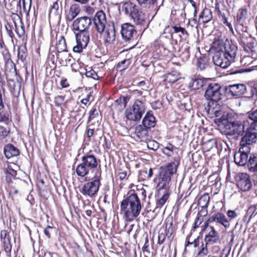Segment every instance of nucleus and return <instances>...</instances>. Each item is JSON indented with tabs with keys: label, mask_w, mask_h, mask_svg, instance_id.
Masks as SVG:
<instances>
[{
	"label": "nucleus",
	"mask_w": 257,
	"mask_h": 257,
	"mask_svg": "<svg viewBox=\"0 0 257 257\" xmlns=\"http://www.w3.org/2000/svg\"><path fill=\"white\" fill-rule=\"evenodd\" d=\"M168 232L169 230L167 229V227L161 228L159 229L158 232V244H161L164 242Z\"/></svg>",
	"instance_id": "ea45409f"
},
{
	"label": "nucleus",
	"mask_w": 257,
	"mask_h": 257,
	"mask_svg": "<svg viewBox=\"0 0 257 257\" xmlns=\"http://www.w3.org/2000/svg\"><path fill=\"white\" fill-rule=\"evenodd\" d=\"M138 3L145 7H150L151 6L156 5L157 6V0H137Z\"/></svg>",
	"instance_id": "de8ad7c7"
},
{
	"label": "nucleus",
	"mask_w": 257,
	"mask_h": 257,
	"mask_svg": "<svg viewBox=\"0 0 257 257\" xmlns=\"http://www.w3.org/2000/svg\"><path fill=\"white\" fill-rule=\"evenodd\" d=\"M209 222H216L222 225L225 228L229 227L230 224L225 215L220 212L213 214L209 218Z\"/></svg>",
	"instance_id": "5701e85b"
},
{
	"label": "nucleus",
	"mask_w": 257,
	"mask_h": 257,
	"mask_svg": "<svg viewBox=\"0 0 257 257\" xmlns=\"http://www.w3.org/2000/svg\"><path fill=\"white\" fill-rule=\"evenodd\" d=\"M75 34L77 45L73 47L74 52L80 53L85 49L90 41V33L89 31H78Z\"/></svg>",
	"instance_id": "1a4fd4ad"
},
{
	"label": "nucleus",
	"mask_w": 257,
	"mask_h": 257,
	"mask_svg": "<svg viewBox=\"0 0 257 257\" xmlns=\"http://www.w3.org/2000/svg\"><path fill=\"white\" fill-rule=\"evenodd\" d=\"M214 122L220 127L223 126L224 132L226 136H235L238 138L242 136L244 133V122L239 120H232L230 118L222 116L215 118Z\"/></svg>",
	"instance_id": "f03ea898"
},
{
	"label": "nucleus",
	"mask_w": 257,
	"mask_h": 257,
	"mask_svg": "<svg viewBox=\"0 0 257 257\" xmlns=\"http://www.w3.org/2000/svg\"><path fill=\"white\" fill-rule=\"evenodd\" d=\"M241 43L245 51H246L248 53H249L250 51H251V48L252 47V46L251 43L247 44L244 41H242Z\"/></svg>",
	"instance_id": "338daca9"
},
{
	"label": "nucleus",
	"mask_w": 257,
	"mask_h": 257,
	"mask_svg": "<svg viewBox=\"0 0 257 257\" xmlns=\"http://www.w3.org/2000/svg\"><path fill=\"white\" fill-rule=\"evenodd\" d=\"M219 238V233L215 230L213 226H210L209 231L205 236L204 242L209 245H212L217 243Z\"/></svg>",
	"instance_id": "4be33fe9"
},
{
	"label": "nucleus",
	"mask_w": 257,
	"mask_h": 257,
	"mask_svg": "<svg viewBox=\"0 0 257 257\" xmlns=\"http://www.w3.org/2000/svg\"><path fill=\"white\" fill-rule=\"evenodd\" d=\"M56 48L58 53L67 52L66 43L63 36H61L57 41Z\"/></svg>",
	"instance_id": "f704fd0d"
},
{
	"label": "nucleus",
	"mask_w": 257,
	"mask_h": 257,
	"mask_svg": "<svg viewBox=\"0 0 257 257\" xmlns=\"http://www.w3.org/2000/svg\"><path fill=\"white\" fill-rule=\"evenodd\" d=\"M98 114L97 110L94 108L89 112V116L87 122L89 123L92 119L96 117Z\"/></svg>",
	"instance_id": "680f3d73"
},
{
	"label": "nucleus",
	"mask_w": 257,
	"mask_h": 257,
	"mask_svg": "<svg viewBox=\"0 0 257 257\" xmlns=\"http://www.w3.org/2000/svg\"><path fill=\"white\" fill-rule=\"evenodd\" d=\"M4 153L8 159L18 156L20 154L19 150L14 146L12 144H9L4 147Z\"/></svg>",
	"instance_id": "a878e982"
},
{
	"label": "nucleus",
	"mask_w": 257,
	"mask_h": 257,
	"mask_svg": "<svg viewBox=\"0 0 257 257\" xmlns=\"http://www.w3.org/2000/svg\"><path fill=\"white\" fill-rule=\"evenodd\" d=\"M94 170L90 166L88 165L85 162L83 163L81 161V163L79 164L76 168V173L77 175L81 178L86 177L90 173L93 175H94Z\"/></svg>",
	"instance_id": "a211bd4d"
},
{
	"label": "nucleus",
	"mask_w": 257,
	"mask_h": 257,
	"mask_svg": "<svg viewBox=\"0 0 257 257\" xmlns=\"http://www.w3.org/2000/svg\"><path fill=\"white\" fill-rule=\"evenodd\" d=\"M147 147L152 150H157L159 148V144L156 141H150L147 144Z\"/></svg>",
	"instance_id": "052dcab7"
},
{
	"label": "nucleus",
	"mask_w": 257,
	"mask_h": 257,
	"mask_svg": "<svg viewBox=\"0 0 257 257\" xmlns=\"http://www.w3.org/2000/svg\"><path fill=\"white\" fill-rule=\"evenodd\" d=\"M6 68L9 67L15 68V65L11 59V55L7 49L3 50L2 52Z\"/></svg>",
	"instance_id": "2f4dec72"
},
{
	"label": "nucleus",
	"mask_w": 257,
	"mask_h": 257,
	"mask_svg": "<svg viewBox=\"0 0 257 257\" xmlns=\"http://www.w3.org/2000/svg\"><path fill=\"white\" fill-rule=\"evenodd\" d=\"M190 47L187 44H183L180 49L181 56L184 59L187 60L190 57Z\"/></svg>",
	"instance_id": "c03bdc74"
},
{
	"label": "nucleus",
	"mask_w": 257,
	"mask_h": 257,
	"mask_svg": "<svg viewBox=\"0 0 257 257\" xmlns=\"http://www.w3.org/2000/svg\"><path fill=\"white\" fill-rule=\"evenodd\" d=\"M80 12V9L77 5H71L67 16V20L69 21H72L79 14Z\"/></svg>",
	"instance_id": "c756f323"
},
{
	"label": "nucleus",
	"mask_w": 257,
	"mask_h": 257,
	"mask_svg": "<svg viewBox=\"0 0 257 257\" xmlns=\"http://www.w3.org/2000/svg\"><path fill=\"white\" fill-rule=\"evenodd\" d=\"M28 55L27 49L25 45H21L18 49V57L21 60L22 62H24Z\"/></svg>",
	"instance_id": "a19ab883"
},
{
	"label": "nucleus",
	"mask_w": 257,
	"mask_h": 257,
	"mask_svg": "<svg viewBox=\"0 0 257 257\" xmlns=\"http://www.w3.org/2000/svg\"><path fill=\"white\" fill-rule=\"evenodd\" d=\"M247 10L246 8L239 9L236 16V20L239 23H243L247 18Z\"/></svg>",
	"instance_id": "4c0bfd02"
},
{
	"label": "nucleus",
	"mask_w": 257,
	"mask_h": 257,
	"mask_svg": "<svg viewBox=\"0 0 257 257\" xmlns=\"http://www.w3.org/2000/svg\"><path fill=\"white\" fill-rule=\"evenodd\" d=\"M64 95H58L55 97L54 102L56 106H61L65 101Z\"/></svg>",
	"instance_id": "6e6d98bb"
},
{
	"label": "nucleus",
	"mask_w": 257,
	"mask_h": 257,
	"mask_svg": "<svg viewBox=\"0 0 257 257\" xmlns=\"http://www.w3.org/2000/svg\"><path fill=\"white\" fill-rule=\"evenodd\" d=\"M207 245H209V244H207L206 242L202 243L201 245L199 247V250L198 253V255L200 256H203L207 254L208 252Z\"/></svg>",
	"instance_id": "3c124183"
},
{
	"label": "nucleus",
	"mask_w": 257,
	"mask_h": 257,
	"mask_svg": "<svg viewBox=\"0 0 257 257\" xmlns=\"http://www.w3.org/2000/svg\"><path fill=\"white\" fill-rule=\"evenodd\" d=\"M225 88L217 83L208 84L206 89L204 97L209 102H219L224 96Z\"/></svg>",
	"instance_id": "0eeeda50"
},
{
	"label": "nucleus",
	"mask_w": 257,
	"mask_h": 257,
	"mask_svg": "<svg viewBox=\"0 0 257 257\" xmlns=\"http://www.w3.org/2000/svg\"><path fill=\"white\" fill-rule=\"evenodd\" d=\"M208 59L205 56L202 55L198 58L197 62V66L201 70H204L208 66Z\"/></svg>",
	"instance_id": "e433bc0d"
},
{
	"label": "nucleus",
	"mask_w": 257,
	"mask_h": 257,
	"mask_svg": "<svg viewBox=\"0 0 257 257\" xmlns=\"http://www.w3.org/2000/svg\"><path fill=\"white\" fill-rule=\"evenodd\" d=\"M3 246L6 255L8 256H11L12 249L11 239L8 240L6 239V240L3 241Z\"/></svg>",
	"instance_id": "37998d69"
},
{
	"label": "nucleus",
	"mask_w": 257,
	"mask_h": 257,
	"mask_svg": "<svg viewBox=\"0 0 257 257\" xmlns=\"http://www.w3.org/2000/svg\"><path fill=\"white\" fill-rule=\"evenodd\" d=\"M237 187L242 191L250 190L252 183L249 175L245 173H239L236 176Z\"/></svg>",
	"instance_id": "ddd939ff"
},
{
	"label": "nucleus",
	"mask_w": 257,
	"mask_h": 257,
	"mask_svg": "<svg viewBox=\"0 0 257 257\" xmlns=\"http://www.w3.org/2000/svg\"><path fill=\"white\" fill-rule=\"evenodd\" d=\"M85 75L87 77H90L95 80L98 78L97 74L91 68L86 69Z\"/></svg>",
	"instance_id": "864d4df0"
},
{
	"label": "nucleus",
	"mask_w": 257,
	"mask_h": 257,
	"mask_svg": "<svg viewBox=\"0 0 257 257\" xmlns=\"http://www.w3.org/2000/svg\"><path fill=\"white\" fill-rule=\"evenodd\" d=\"M128 65V60L124 59L117 63V64L116 65V69L118 71H121L127 68Z\"/></svg>",
	"instance_id": "8fccbe9b"
},
{
	"label": "nucleus",
	"mask_w": 257,
	"mask_h": 257,
	"mask_svg": "<svg viewBox=\"0 0 257 257\" xmlns=\"http://www.w3.org/2000/svg\"><path fill=\"white\" fill-rule=\"evenodd\" d=\"M219 42L214 43L213 47L215 49V53L213 56L212 60L215 65L226 68L230 65V61L223 53L222 47H216V45H219Z\"/></svg>",
	"instance_id": "9d476101"
},
{
	"label": "nucleus",
	"mask_w": 257,
	"mask_h": 257,
	"mask_svg": "<svg viewBox=\"0 0 257 257\" xmlns=\"http://www.w3.org/2000/svg\"><path fill=\"white\" fill-rule=\"evenodd\" d=\"M93 22L97 32L99 33L103 32L106 24V19L105 14L103 11H98L95 14Z\"/></svg>",
	"instance_id": "4468645a"
},
{
	"label": "nucleus",
	"mask_w": 257,
	"mask_h": 257,
	"mask_svg": "<svg viewBox=\"0 0 257 257\" xmlns=\"http://www.w3.org/2000/svg\"><path fill=\"white\" fill-rule=\"evenodd\" d=\"M257 214V204L251 205L247 210L246 215L244 216L243 219L245 220L247 216H249L248 222L250 221L251 218L255 216Z\"/></svg>",
	"instance_id": "58836bf2"
},
{
	"label": "nucleus",
	"mask_w": 257,
	"mask_h": 257,
	"mask_svg": "<svg viewBox=\"0 0 257 257\" xmlns=\"http://www.w3.org/2000/svg\"><path fill=\"white\" fill-rule=\"evenodd\" d=\"M248 117L252 121L241 136L240 141L241 147H248V145L255 144L257 141V109L250 113Z\"/></svg>",
	"instance_id": "20e7f679"
},
{
	"label": "nucleus",
	"mask_w": 257,
	"mask_h": 257,
	"mask_svg": "<svg viewBox=\"0 0 257 257\" xmlns=\"http://www.w3.org/2000/svg\"><path fill=\"white\" fill-rule=\"evenodd\" d=\"M115 40V30L114 24L108 25L105 32V41L112 43Z\"/></svg>",
	"instance_id": "cd10ccee"
},
{
	"label": "nucleus",
	"mask_w": 257,
	"mask_h": 257,
	"mask_svg": "<svg viewBox=\"0 0 257 257\" xmlns=\"http://www.w3.org/2000/svg\"><path fill=\"white\" fill-rule=\"evenodd\" d=\"M146 110L145 103L142 101L136 100L132 107L127 108L125 110V115L130 120L138 121L142 117Z\"/></svg>",
	"instance_id": "6e6552de"
},
{
	"label": "nucleus",
	"mask_w": 257,
	"mask_h": 257,
	"mask_svg": "<svg viewBox=\"0 0 257 257\" xmlns=\"http://www.w3.org/2000/svg\"><path fill=\"white\" fill-rule=\"evenodd\" d=\"M225 91L228 94L238 96L245 92L246 86L243 84L230 85L225 87Z\"/></svg>",
	"instance_id": "6ab92c4d"
},
{
	"label": "nucleus",
	"mask_w": 257,
	"mask_h": 257,
	"mask_svg": "<svg viewBox=\"0 0 257 257\" xmlns=\"http://www.w3.org/2000/svg\"><path fill=\"white\" fill-rule=\"evenodd\" d=\"M9 6L11 10L21 9V0H8Z\"/></svg>",
	"instance_id": "49530a36"
},
{
	"label": "nucleus",
	"mask_w": 257,
	"mask_h": 257,
	"mask_svg": "<svg viewBox=\"0 0 257 257\" xmlns=\"http://www.w3.org/2000/svg\"><path fill=\"white\" fill-rule=\"evenodd\" d=\"M249 148L248 147H241L238 153L235 154L234 159L235 163L241 166H244L247 164L248 160V154Z\"/></svg>",
	"instance_id": "2eb2a0df"
},
{
	"label": "nucleus",
	"mask_w": 257,
	"mask_h": 257,
	"mask_svg": "<svg viewBox=\"0 0 257 257\" xmlns=\"http://www.w3.org/2000/svg\"><path fill=\"white\" fill-rule=\"evenodd\" d=\"M151 105L154 109H158L161 108L162 106V103L160 101L157 100L152 102Z\"/></svg>",
	"instance_id": "69168bd1"
},
{
	"label": "nucleus",
	"mask_w": 257,
	"mask_h": 257,
	"mask_svg": "<svg viewBox=\"0 0 257 257\" xmlns=\"http://www.w3.org/2000/svg\"><path fill=\"white\" fill-rule=\"evenodd\" d=\"M120 33L123 40L128 41L136 35L137 31L130 23H124L121 25Z\"/></svg>",
	"instance_id": "f3484780"
},
{
	"label": "nucleus",
	"mask_w": 257,
	"mask_h": 257,
	"mask_svg": "<svg viewBox=\"0 0 257 257\" xmlns=\"http://www.w3.org/2000/svg\"><path fill=\"white\" fill-rule=\"evenodd\" d=\"M219 47H222L223 53L226 57L228 58L230 63L231 61H234L237 51V48L235 45L230 44L224 45L222 44L219 45Z\"/></svg>",
	"instance_id": "aec40b11"
},
{
	"label": "nucleus",
	"mask_w": 257,
	"mask_h": 257,
	"mask_svg": "<svg viewBox=\"0 0 257 257\" xmlns=\"http://www.w3.org/2000/svg\"><path fill=\"white\" fill-rule=\"evenodd\" d=\"M174 33H181V35L180 37L185 36V38H187L189 36V34L187 31L183 28L181 27H178L176 26H173Z\"/></svg>",
	"instance_id": "09e8293b"
},
{
	"label": "nucleus",
	"mask_w": 257,
	"mask_h": 257,
	"mask_svg": "<svg viewBox=\"0 0 257 257\" xmlns=\"http://www.w3.org/2000/svg\"><path fill=\"white\" fill-rule=\"evenodd\" d=\"M142 124L149 130L156 124V119L151 111L147 112L142 120Z\"/></svg>",
	"instance_id": "393cba45"
},
{
	"label": "nucleus",
	"mask_w": 257,
	"mask_h": 257,
	"mask_svg": "<svg viewBox=\"0 0 257 257\" xmlns=\"http://www.w3.org/2000/svg\"><path fill=\"white\" fill-rule=\"evenodd\" d=\"M5 28H6L7 34L13 39V38L14 37V34L13 33V32L12 31V26L9 23H7L5 25Z\"/></svg>",
	"instance_id": "0e129e2a"
},
{
	"label": "nucleus",
	"mask_w": 257,
	"mask_h": 257,
	"mask_svg": "<svg viewBox=\"0 0 257 257\" xmlns=\"http://www.w3.org/2000/svg\"><path fill=\"white\" fill-rule=\"evenodd\" d=\"M170 195V191H162L160 194L159 191H158L156 197L157 198L156 201V207L161 208L166 203Z\"/></svg>",
	"instance_id": "bb28decb"
},
{
	"label": "nucleus",
	"mask_w": 257,
	"mask_h": 257,
	"mask_svg": "<svg viewBox=\"0 0 257 257\" xmlns=\"http://www.w3.org/2000/svg\"><path fill=\"white\" fill-rule=\"evenodd\" d=\"M247 165L250 172H256L257 171V154H251L250 155Z\"/></svg>",
	"instance_id": "c85d7f7f"
},
{
	"label": "nucleus",
	"mask_w": 257,
	"mask_h": 257,
	"mask_svg": "<svg viewBox=\"0 0 257 257\" xmlns=\"http://www.w3.org/2000/svg\"><path fill=\"white\" fill-rule=\"evenodd\" d=\"M4 104L0 106V122L7 121L9 119V115L6 113H4L3 109L4 108Z\"/></svg>",
	"instance_id": "4d7b16f0"
},
{
	"label": "nucleus",
	"mask_w": 257,
	"mask_h": 257,
	"mask_svg": "<svg viewBox=\"0 0 257 257\" xmlns=\"http://www.w3.org/2000/svg\"><path fill=\"white\" fill-rule=\"evenodd\" d=\"M209 196H208V195L205 194L204 195H202L200 197V198L199 199V203L200 204H202L204 206L207 207L208 204L209 203Z\"/></svg>",
	"instance_id": "bf43d9fd"
},
{
	"label": "nucleus",
	"mask_w": 257,
	"mask_h": 257,
	"mask_svg": "<svg viewBox=\"0 0 257 257\" xmlns=\"http://www.w3.org/2000/svg\"><path fill=\"white\" fill-rule=\"evenodd\" d=\"M96 174L93 175L80 190L83 195L92 198L97 194L101 185V175L98 174V173Z\"/></svg>",
	"instance_id": "423d86ee"
},
{
	"label": "nucleus",
	"mask_w": 257,
	"mask_h": 257,
	"mask_svg": "<svg viewBox=\"0 0 257 257\" xmlns=\"http://www.w3.org/2000/svg\"><path fill=\"white\" fill-rule=\"evenodd\" d=\"M179 164V161L175 159L174 162L168 163L162 168L159 174L156 187L160 194L162 191H170V182L173 175L176 173Z\"/></svg>",
	"instance_id": "7ed1b4c3"
},
{
	"label": "nucleus",
	"mask_w": 257,
	"mask_h": 257,
	"mask_svg": "<svg viewBox=\"0 0 257 257\" xmlns=\"http://www.w3.org/2000/svg\"><path fill=\"white\" fill-rule=\"evenodd\" d=\"M59 8V6L57 2L53 3V5L50 8V15H57L58 14V11Z\"/></svg>",
	"instance_id": "5fc2aeb1"
},
{
	"label": "nucleus",
	"mask_w": 257,
	"mask_h": 257,
	"mask_svg": "<svg viewBox=\"0 0 257 257\" xmlns=\"http://www.w3.org/2000/svg\"><path fill=\"white\" fill-rule=\"evenodd\" d=\"M10 133V130H8L6 127L0 125V140H3Z\"/></svg>",
	"instance_id": "13d9d810"
},
{
	"label": "nucleus",
	"mask_w": 257,
	"mask_h": 257,
	"mask_svg": "<svg viewBox=\"0 0 257 257\" xmlns=\"http://www.w3.org/2000/svg\"><path fill=\"white\" fill-rule=\"evenodd\" d=\"M53 230V227L52 226L48 225L44 230V233L48 238H50L51 234Z\"/></svg>",
	"instance_id": "774afa93"
},
{
	"label": "nucleus",
	"mask_w": 257,
	"mask_h": 257,
	"mask_svg": "<svg viewBox=\"0 0 257 257\" xmlns=\"http://www.w3.org/2000/svg\"><path fill=\"white\" fill-rule=\"evenodd\" d=\"M142 209L141 201L138 193H128L127 197L120 203V210L126 220L133 221L140 214Z\"/></svg>",
	"instance_id": "f257e3e1"
},
{
	"label": "nucleus",
	"mask_w": 257,
	"mask_h": 257,
	"mask_svg": "<svg viewBox=\"0 0 257 257\" xmlns=\"http://www.w3.org/2000/svg\"><path fill=\"white\" fill-rule=\"evenodd\" d=\"M122 11L132 19L137 25H143L146 20L145 14L136 4L127 2L122 6Z\"/></svg>",
	"instance_id": "39448f33"
},
{
	"label": "nucleus",
	"mask_w": 257,
	"mask_h": 257,
	"mask_svg": "<svg viewBox=\"0 0 257 257\" xmlns=\"http://www.w3.org/2000/svg\"><path fill=\"white\" fill-rule=\"evenodd\" d=\"M6 180L9 184H14L16 180H20L16 178L17 171L13 168L12 166L8 165L7 167L4 170Z\"/></svg>",
	"instance_id": "b1692460"
},
{
	"label": "nucleus",
	"mask_w": 257,
	"mask_h": 257,
	"mask_svg": "<svg viewBox=\"0 0 257 257\" xmlns=\"http://www.w3.org/2000/svg\"><path fill=\"white\" fill-rule=\"evenodd\" d=\"M0 237L2 241L11 239L10 235L6 230H3L1 231Z\"/></svg>",
	"instance_id": "e2e57ef3"
},
{
	"label": "nucleus",
	"mask_w": 257,
	"mask_h": 257,
	"mask_svg": "<svg viewBox=\"0 0 257 257\" xmlns=\"http://www.w3.org/2000/svg\"><path fill=\"white\" fill-rule=\"evenodd\" d=\"M92 25L91 19L87 16L81 17L76 19L73 23L72 27L76 31H89Z\"/></svg>",
	"instance_id": "f8f14e48"
},
{
	"label": "nucleus",
	"mask_w": 257,
	"mask_h": 257,
	"mask_svg": "<svg viewBox=\"0 0 257 257\" xmlns=\"http://www.w3.org/2000/svg\"><path fill=\"white\" fill-rule=\"evenodd\" d=\"M134 134L140 141H146L149 137V130L143 124H138L134 127Z\"/></svg>",
	"instance_id": "412c9836"
},
{
	"label": "nucleus",
	"mask_w": 257,
	"mask_h": 257,
	"mask_svg": "<svg viewBox=\"0 0 257 257\" xmlns=\"http://www.w3.org/2000/svg\"><path fill=\"white\" fill-rule=\"evenodd\" d=\"M20 23L21 25L19 26L17 25L16 22H14L15 31L19 38L24 39L25 34V26L21 21Z\"/></svg>",
	"instance_id": "79ce46f5"
},
{
	"label": "nucleus",
	"mask_w": 257,
	"mask_h": 257,
	"mask_svg": "<svg viewBox=\"0 0 257 257\" xmlns=\"http://www.w3.org/2000/svg\"><path fill=\"white\" fill-rule=\"evenodd\" d=\"M208 113L211 115V117H215L216 118L222 117V116L228 117V115H225L223 110V107L219 103V102H208Z\"/></svg>",
	"instance_id": "dca6fc26"
},
{
	"label": "nucleus",
	"mask_w": 257,
	"mask_h": 257,
	"mask_svg": "<svg viewBox=\"0 0 257 257\" xmlns=\"http://www.w3.org/2000/svg\"><path fill=\"white\" fill-rule=\"evenodd\" d=\"M212 19V12L210 9L205 8L199 17V19L203 23H207Z\"/></svg>",
	"instance_id": "7c9ffc66"
},
{
	"label": "nucleus",
	"mask_w": 257,
	"mask_h": 257,
	"mask_svg": "<svg viewBox=\"0 0 257 257\" xmlns=\"http://www.w3.org/2000/svg\"><path fill=\"white\" fill-rule=\"evenodd\" d=\"M174 147L171 144H169L167 146L162 149V152L168 156H172L173 155V149Z\"/></svg>",
	"instance_id": "603ef678"
},
{
	"label": "nucleus",
	"mask_w": 257,
	"mask_h": 257,
	"mask_svg": "<svg viewBox=\"0 0 257 257\" xmlns=\"http://www.w3.org/2000/svg\"><path fill=\"white\" fill-rule=\"evenodd\" d=\"M164 81L170 83H173L176 82L179 79V75L177 72L173 71L168 73L165 75L163 76Z\"/></svg>",
	"instance_id": "c9c22d12"
},
{
	"label": "nucleus",
	"mask_w": 257,
	"mask_h": 257,
	"mask_svg": "<svg viewBox=\"0 0 257 257\" xmlns=\"http://www.w3.org/2000/svg\"><path fill=\"white\" fill-rule=\"evenodd\" d=\"M81 161L83 163L85 162L88 165L90 166L94 170V175L98 174L101 175L102 171L101 165L100 164V160L98 159L94 155L90 154H86L81 157Z\"/></svg>",
	"instance_id": "9b49d317"
},
{
	"label": "nucleus",
	"mask_w": 257,
	"mask_h": 257,
	"mask_svg": "<svg viewBox=\"0 0 257 257\" xmlns=\"http://www.w3.org/2000/svg\"><path fill=\"white\" fill-rule=\"evenodd\" d=\"M217 148V144L215 140H210L205 143L203 146V149L204 151L209 152L212 148Z\"/></svg>",
	"instance_id": "a18cd8bd"
},
{
	"label": "nucleus",
	"mask_w": 257,
	"mask_h": 257,
	"mask_svg": "<svg viewBox=\"0 0 257 257\" xmlns=\"http://www.w3.org/2000/svg\"><path fill=\"white\" fill-rule=\"evenodd\" d=\"M206 84V80L201 78L192 79L190 83V86L192 89L197 90L203 87Z\"/></svg>",
	"instance_id": "72a5a7b5"
},
{
	"label": "nucleus",
	"mask_w": 257,
	"mask_h": 257,
	"mask_svg": "<svg viewBox=\"0 0 257 257\" xmlns=\"http://www.w3.org/2000/svg\"><path fill=\"white\" fill-rule=\"evenodd\" d=\"M25 184V182L22 180H18L14 184H9L10 193L13 195L17 194L21 186Z\"/></svg>",
	"instance_id": "473e14b6"
}]
</instances>
